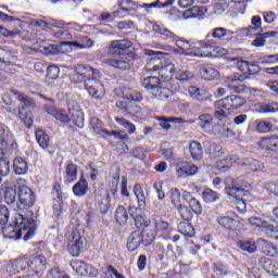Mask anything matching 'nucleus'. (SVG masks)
<instances>
[{
  "label": "nucleus",
  "mask_w": 278,
  "mask_h": 278,
  "mask_svg": "<svg viewBox=\"0 0 278 278\" xmlns=\"http://www.w3.org/2000/svg\"><path fill=\"white\" fill-rule=\"evenodd\" d=\"M2 233L4 238L20 240H31L34 233H36V222L31 217H25L23 214L16 213L13 223L9 226L2 228Z\"/></svg>",
  "instance_id": "1"
},
{
  "label": "nucleus",
  "mask_w": 278,
  "mask_h": 278,
  "mask_svg": "<svg viewBox=\"0 0 278 278\" xmlns=\"http://www.w3.org/2000/svg\"><path fill=\"white\" fill-rule=\"evenodd\" d=\"M152 29L155 31V34L164 36L165 40H172V42H175L177 48L174 50V52L178 53V55H201V53L194 50V43L184 38L177 39V35H175V33L170 31L168 28L160 26L159 24H153Z\"/></svg>",
  "instance_id": "2"
},
{
  "label": "nucleus",
  "mask_w": 278,
  "mask_h": 278,
  "mask_svg": "<svg viewBox=\"0 0 278 278\" xmlns=\"http://www.w3.org/2000/svg\"><path fill=\"white\" fill-rule=\"evenodd\" d=\"M177 68H179V63H166L163 65L162 59L157 56L150 58L146 65V71L150 73H155V71H157L159 76L161 79H163V81H165V84L166 81H170V79H173Z\"/></svg>",
  "instance_id": "3"
},
{
  "label": "nucleus",
  "mask_w": 278,
  "mask_h": 278,
  "mask_svg": "<svg viewBox=\"0 0 278 278\" xmlns=\"http://www.w3.org/2000/svg\"><path fill=\"white\" fill-rule=\"evenodd\" d=\"M248 223L251 227H254L257 233H265V236L274 238V240H278V227L275 219H270L267 216L250 217Z\"/></svg>",
  "instance_id": "4"
},
{
  "label": "nucleus",
  "mask_w": 278,
  "mask_h": 278,
  "mask_svg": "<svg viewBox=\"0 0 278 278\" xmlns=\"http://www.w3.org/2000/svg\"><path fill=\"white\" fill-rule=\"evenodd\" d=\"M66 242L68 252L73 257H78L80 253H84L88 244V240L77 228L66 233Z\"/></svg>",
  "instance_id": "5"
},
{
  "label": "nucleus",
  "mask_w": 278,
  "mask_h": 278,
  "mask_svg": "<svg viewBox=\"0 0 278 278\" xmlns=\"http://www.w3.org/2000/svg\"><path fill=\"white\" fill-rule=\"evenodd\" d=\"M225 192L228 194V197H231L235 199V205L240 214H244L247 212V202L242 199L244 194H247V191L241 189L233 178L228 177L225 179Z\"/></svg>",
  "instance_id": "6"
},
{
  "label": "nucleus",
  "mask_w": 278,
  "mask_h": 278,
  "mask_svg": "<svg viewBox=\"0 0 278 278\" xmlns=\"http://www.w3.org/2000/svg\"><path fill=\"white\" fill-rule=\"evenodd\" d=\"M11 94L22 103V108L17 110V118H20L28 129H31L34 126V115L27 110V108L31 105V99L16 90H12Z\"/></svg>",
  "instance_id": "7"
},
{
  "label": "nucleus",
  "mask_w": 278,
  "mask_h": 278,
  "mask_svg": "<svg viewBox=\"0 0 278 278\" xmlns=\"http://www.w3.org/2000/svg\"><path fill=\"white\" fill-rule=\"evenodd\" d=\"M10 130L5 125H0V175L8 177L10 175V161L5 159V149H8V139Z\"/></svg>",
  "instance_id": "8"
},
{
  "label": "nucleus",
  "mask_w": 278,
  "mask_h": 278,
  "mask_svg": "<svg viewBox=\"0 0 278 278\" xmlns=\"http://www.w3.org/2000/svg\"><path fill=\"white\" fill-rule=\"evenodd\" d=\"M18 201L16 202V208L18 212H25L29 210L36 202V195L34 191L27 187V185H20L17 188Z\"/></svg>",
  "instance_id": "9"
},
{
  "label": "nucleus",
  "mask_w": 278,
  "mask_h": 278,
  "mask_svg": "<svg viewBox=\"0 0 278 278\" xmlns=\"http://www.w3.org/2000/svg\"><path fill=\"white\" fill-rule=\"evenodd\" d=\"M85 88L92 99H97V101H101L103 97H105V87L103 83H101L97 77L88 78L85 80Z\"/></svg>",
  "instance_id": "10"
},
{
  "label": "nucleus",
  "mask_w": 278,
  "mask_h": 278,
  "mask_svg": "<svg viewBox=\"0 0 278 278\" xmlns=\"http://www.w3.org/2000/svg\"><path fill=\"white\" fill-rule=\"evenodd\" d=\"M247 101L240 96H229L215 102V108H224L229 112L240 110Z\"/></svg>",
  "instance_id": "11"
},
{
  "label": "nucleus",
  "mask_w": 278,
  "mask_h": 278,
  "mask_svg": "<svg viewBox=\"0 0 278 278\" xmlns=\"http://www.w3.org/2000/svg\"><path fill=\"white\" fill-rule=\"evenodd\" d=\"M86 75H88V77H101V72L88 65H77L76 73L73 75L74 84H81V81H87Z\"/></svg>",
  "instance_id": "12"
},
{
  "label": "nucleus",
  "mask_w": 278,
  "mask_h": 278,
  "mask_svg": "<svg viewBox=\"0 0 278 278\" xmlns=\"http://www.w3.org/2000/svg\"><path fill=\"white\" fill-rule=\"evenodd\" d=\"M199 173V166L192 163H180L176 166V177L178 179H187V177H194Z\"/></svg>",
  "instance_id": "13"
},
{
  "label": "nucleus",
  "mask_w": 278,
  "mask_h": 278,
  "mask_svg": "<svg viewBox=\"0 0 278 278\" xmlns=\"http://www.w3.org/2000/svg\"><path fill=\"white\" fill-rule=\"evenodd\" d=\"M128 212L135 220V225L137 229H144V227H149V219L144 216L142 208H136V206H129Z\"/></svg>",
  "instance_id": "14"
},
{
  "label": "nucleus",
  "mask_w": 278,
  "mask_h": 278,
  "mask_svg": "<svg viewBox=\"0 0 278 278\" xmlns=\"http://www.w3.org/2000/svg\"><path fill=\"white\" fill-rule=\"evenodd\" d=\"M61 46L70 49H92L94 41L88 37H78L76 41H63Z\"/></svg>",
  "instance_id": "15"
},
{
  "label": "nucleus",
  "mask_w": 278,
  "mask_h": 278,
  "mask_svg": "<svg viewBox=\"0 0 278 278\" xmlns=\"http://www.w3.org/2000/svg\"><path fill=\"white\" fill-rule=\"evenodd\" d=\"M198 127L205 131V134H211L214 129V116L210 113H202L197 118Z\"/></svg>",
  "instance_id": "16"
},
{
  "label": "nucleus",
  "mask_w": 278,
  "mask_h": 278,
  "mask_svg": "<svg viewBox=\"0 0 278 278\" xmlns=\"http://www.w3.org/2000/svg\"><path fill=\"white\" fill-rule=\"evenodd\" d=\"M16 184H18V180L13 179L2 185V188L4 189V201L8 205H12L16 201V190L14 189Z\"/></svg>",
  "instance_id": "17"
},
{
  "label": "nucleus",
  "mask_w": 278,
  "mask_h": 278,
  "mask_svg": "<svg viewBox=\"0 0 278 278\" xmlns=\"http://www.w3.org/2000/svg\"><path fill=\"white\" fill-rule=\"evenodd\" d=\"M27 267L35 273L36 278H40V275L45 273V268L47 266V258L45 256H37L30 263L27 261Z\"/></svg>",
  "instance_id": "18"
},
{
  "label": "nucleus",
  "mask_w": 278,
  "mask_h": 278,
  "mask_svg": "<svg viewBox=\"0 0 278 278\" xmlns=\"http://www.w3.org/2000/svg\"><path fill=\"white\" fill-rule=\"evenodd\" d=\"M106 64H109V66H113V68H119V71H127V68H131L134 58L119 56L118 59H110L106 61Z\"/></svg>",
  "instance_id": "19"
},
{
  "label": "nucleus",
  "mask_w": 278,
  "mask_h": 278,
  "mask_svg": "<svg viewBox=\"0 0 278 278\" xmlns=\"http://www.w3.org/2000/svg\"><path fill=\"white\" fill-rule=\"evenodd\" d=\"M117 108L124 116H136L137 118L140 117V108L137 106L136 103L132 102H118Z\"/></svg>",
  "instance_id": "20"
},
{
  "label": "nucleus",
  "mask_w": 278,
  "mask_h": 278,
  "mask_svg": "<svg viewBox=\"0 0 278 278\" xmlns=\"http://www.w3.org/2000/svg\"><path fill=\"white\" fill-rule=\"evenodd\" d=\"M154 99H159V101H166L169 97H173V91L168 88V84L166 81H161L154 92L152 93Z\"/></svg>",
  "instance_id": "21"
},
{
  "label": "nucleus",
  "mask_w": 278,
  "mask_h": 278,
  "mask_svg": "<svg viewBox=\"0 0 278 278\" xmlns=\"http://www.w3.org/2000/svg\"><path fill=\"white\" fill-rule=\"evenodd\" d=\"M233 30L227 29L225 27H217L212 29L206 35V38H215L216 40H222V38H228V40H231V38H233Z\"/></svg>",
  "instance_id": "22"
},
{
  "label": "nucleus",
  "mask_w": 278,
  "mask_h": 278,
  "mask_svg": "<svg viewBox=\"0 0 278 278\" xmlns=\"http://www.w3.org/2000/svg\"><path fill=\"white\" fill-rule=\"evenodd\" d=\"M182 199L184 201H186V203H188V205L190 206L189 208H191V212H194V214L198 215L203 214V207L201 206V202H199V200L192 197L190 192H184Z\"/></svg>",
  "instance_id": "23"
},
{
  "label": "nucleus",
  "mask_w": 278,
  "mask_h": 278,
  "mask_svg": "<svg viewBox=\"0 0 278 278\" xmlns=\"http://www.w3.org/2000/svg\"><path fill=\"white\" fill-rule=\"evenodd\" d=\"M260 264L264 268V270H266V273H268L273 277H278V262L277 261H273L270 258L263 257L260 260Z\"/></svg>",
  "instance_id": "24"
},
{
  "label": "nucleus",
  "mask_w": 278,
  "mask_h": 278,
  "mask_svg": "<svg viewBox=\"0 0 278 278\" xmlns=\"http://www.w3.org/2000/svg\"><path fill=\"white\" fill-rule=\"evenodd\" d=\"M46 112L48 114H51V116H54V118L60 123H71V115H68V113H66V111L62 109H55L54 106H50L46 109Z\"/></svg>",
  "instance_id": "25"
},
{
  "label": "nucleus",
  "mask_w": 278,
  "mask_h": 278,
  "mask_svg": "<svg viewBox=\"0 0 278 278\" xmlns=\"http://www.w3.org/2000/svg\"><path fill=\"white\" fill-rule=\"evenodd\" d=\"M188 92L191 99H195V101H210L212 99V96L205 89L189 87Z\"/></svg>",
  "instance_id": "26"
},
{
  "label": "nucleus",
  "mask_w": 278,
  "mask_h": 278,
  "mask_svg": "<svg viewBox=\"0 0 278 278\" xmlns=\"http://www.w3.org/2000/svg\"><path fill=\"white\" fill-rule=\"evenodd\" d=\"M60 185H54L53 191L56 192L58 198L53 202V214L56 218H60L61 214H64V201L60 198Z\"/></svg>",
  "instance_id": "27"
},
{
  "label": "nucleus",
  "mask_w": 278,
  "mask_h": 278,
  "mask_svg": "<svg viewBox=\"0 0 278 278\" xmlns=\"http://www.w3.org/2000/svg\"><path fill=\"white\" fill-rule=\"evenodd\" d=\"M131 47V42L127 40H117L111 43L109 49V53L111 55H121V51H125V49H129Z\"/></svg>",
  "instance_id": "28"
},
{
  "label": "nucleus",
  "mask_w": 278,
  "mask_h": 278,
  "mask_svg": "<svg viewBox=\"0 0 278 278\" xmlns=\"http://www.w3.org/2000/svg\"><path fill=\"white\" fill-rule=\"evenodd\" d=\"M236 162H238V156L230 154V155L226 156L225 159L217 162V168L222 173H227V170H229V168H231V166H233V164H236Z\"/></svg>",
  "instance_id": "29"
},
{
  "label": "nucleus",
  "mask_w": 278,
  "mask_h": 278,
  "mask_svg": "<svg viewBox=\"0 0 278 278\" xmlns=\"http://www.w3.org/2000/svg\"><path fill=\"white\" fill-rule=\"evenodd\" d=\"M189 151L194 162H201V160H203V147L199 141H191L189 144Z\"/></svg>",
  "instance_id": "30"
},
{
  "label": "nucleus",
  "mask_w": 278,
  "mask_h": 278,
  "mask_svg": "<svg viewBox=\"0 0 278 278\" xmlns=\"http://www.w3.org/2000/svg\"><path fill=\"white\" fill-rule=\"evenodd\" d=\"M218 225L222 227H225V229H236L240 230L239 225L240 222H238L236 218L230 217V216H220L217 218Z\"/></svg>",
  "instance_id": "31"
},
{
  "label": "nucleus",
  "mask_w": 278,
  "mask_h": 278,
  "mask_svg": "<svg viewBox=\"0 0 278 278\" xmlns=\"http://www.w3.org/2000/svg\"><path fill=\"white\" fill-rule=\"evenodd\" d=\"M255 112H258V114H275V112H278V102L276 103H257L254 105Z\"/></svg>",
  "instance_id": "32"
},
{
  "label": "nucleus",
  "mask_w": 278,
  "mask_h": 278,
  "mask_svg": "<svg viewBox=\"0 0 278 278\" xmlns=\"http://www.w3.org/2000/svg\"><path fill=\"white\" fill-rule=\"evenodd\" d=\"M88 181L85 178H80L73 187V193L75 197H86L88 194Z\"/></svg>",
  "instance_id": "33"
},
{
  "label": "nucleus",
  "mask_w": 278,
  "mask_h": 278,
  "mask_svg": "<svg viewBox=\"0 0 278 278\" xmlns=\"http://www.w3.org/2000/svg\"><path fill=\"white\" fill-rule=\"evenodd\" d=\"M27 260L17 258L13 263L8 265L7 270L10 275H16V273L25 270V266H27Z\"/></svg>",
  "instance_id": "34"
},
{
  "label": "nucleus",
  "mask_w": 278,
  "mask_h": 278,
  "mask_svg": "<svg viewBox=\"0 0 278 278\" xmlns=\"http://www.w3.org/2000/svg\"><path fill=\"white\" fill-rule=\"evenodd\" d=\"M261 149H267L268 151H278V137H267L261 139L258 142Z\"/></svg>",
  "instance_id": "35"
},
{
  "label": "nucleus",
  "mask_w": 278,
  "mask_h": 278,
  "mask_svg": "<svg viewBox=\"0 0 278 278\" xmlns=\"http://www.w3.org/2000/svg\"><path fill=\"white\" fill-rule=\"evenodd\" d=\"M91 129H93L94 134H98V136H102V138H108V136H111L110 131L103 128V123L101 119L93 117L90 122Z\"/></svg>",
  "instance_id": "36"
},
{
  "label": "nucleus",
  "mask_w": 278,
  "mask_h": 278,
  "mask_svg": "<svg viewBox=\"0 0 278 278\" xmlns=\"http://www.w3.org/2000/svg\"><path fill=\"white\" fill-rule=\"evenodd\" d=\"M27 162L25 159L17 156L13 161V170L15 175H25L27 173Z\"/></svg>",
  "instance_id": "37"
},
{
  "label": "nucleus",
  "mask_w": 278,
  "mask_h": 278,
  "mask_svg": "<svg viewBox=\"0 0 278 278\" xmlns=\"http://www.w3.org/2000/svg\"><path fill=\"white\" fill-rule=\"evenodd\" d=\"M78 169L74 163L67 164L65 167V181L66 184H73V181H77Z\"/></svg>",
  "instance_id": "38"
},
{
  "label": "nucleus",
  "mask_w": 278,
  "mask_h": 278,
  "mask_svg": "<svg viewBox=\"0 0 278 278\" xmlns=\"http://www.w3.org/2000/svg\"><path fill=\"white\" fill-rule=\"evenodd\" d=\"M68 111L72 121H75L76 123H84V112H81L79 104H70Z\"/></svg>",
  "instance_id": "39"
},
{
  "label": "nucleus",
  "mask_w": 278,
  "mask_h": 278,
  "mask_svg": "<svg viewBox=\"0 0 278 278\" xmlns=\"http://www.w3.org/2000/svg\"><path fill=\"white\" fill-rule=\"evenodd\" d=\"M121 97L122 99H127L128 101H135V103H140L142 101V94L139 92H134L130 89L123 88L121 89Z\"/></svg>",
  "instance_id": "40"
},
{
  "label": "nucleus",
  "mask_w": 278,
  "mask_h": 278,
  "mask_svg": "<svg viewBox=\"0 0 278 278\" xmlns=\"http://www.w3.org/2000/svg\"><path fill=\"white\" fill-rule=\"evenodd\" d=\"M161 84L162 81H160V78L153 76L147 77L142 81L143 88H146V90H151L152 94Z\"/></svg>",
  "instance_id": "41"
},
{
  "label": "nucleus",
  "mask_w": 278,
  "mask_h": 278,
  "mask_svg": "<svg viewBox=\"0 0 278 278\" xmlns=\"http://www.w3.org/2000/svg\"><path fill=\"white\" fill-rule=\"evenodd\" d=\"M36 140H37L39 147H41V149L49 148L50 138H49V135H47V132L45 130H42V129L36 130Z\"/></svg>",
  "instance_id": "42"
},
{
  "label": "nucleus",
  "mask_w": 278,
  "mask_h": 278,
  "mask_svg": "<svg viewBox=\"0 0 278 278\" xmlns=\"http://www.w3.org/2000/svg\"><path fill=\"white\" fill-rule=\"evenodd\" d=\"M204 203H216L220 199V194L212 189H204L202 192Z\"/></svg>",
  "instance_id": "43"
},
{
  "label": "nucleus",
  "mask_w": 278,
  "mask_h": 278,
  "mask_svg": "<svg viewBox=\"0 0 278 278\" xmlns=\"http://www.w3.org/2000/svg\"><path fill=\"white\" fill-rule=\"evenodd\" d=\"M134 194L137 199L139 207H144L147 205V198L144 197V190H142V186L136 185L134 188Z\"/></svg>",
  "instance_id": "44"
},
{
  "label": "nucleus",
  "mask_w": 278,
  "mask_h": 278,
  "mask_svg": "<svg viewBox=\"0 0 278 278\" xmlns=\"http://www.w3.org/2000/svg\"><path fill=\"white\" fill-rule=\"evenodd\" d=\"M155 228H156V233H159V236H162V238H168V236H170V225L166 222H157L155 224Z\"/></svg>",
  "instance_id": "45"
},
{
  "label": "nucleus",
  "mask_w": 278,
  "mask_h": 278,
  "mask_svg": "<svg viewBox=\"0 0 278 278\" xmlns=\"http://www.w3.org/2000/svg\"><path fill=\"white\" fill-rule=\"evenodd\" d=\"M141 242L142 237H140V235H138L137 232H134L128 239L127 248L129 251H136L140 248Z\"/></svg>",
  "instance_id": "46"
},
{
  "label": "nucleus",
  "mask_w": 278,
  "mask_h": 278,
  "mask_svg": "<svg viewBox=\"0 0 278 278\" xmlns=\"http://www.w3.org/2000/svg\"><path fill=\"white\" fill-rule=\"evenodd\" d=\"M207 155L211 157V160H218L222 155H225V151L220 146L211 144L207 149Z\"/></svg>",
  "instance_id": "47"
},
{
  "label": "nucleus",
  "mask_w": 278,
  "mask_h": 278,
  "mask_svg": "<svg viewBox=\"0 0 278 278\" xmlns=\"http://www.w3.org/2000/svg\"><path fill=\"white\" fill-rule=\"evenodd\" d=\"M88 264L84 263V261H79V260H73L71 262V267L73 268L74 273L76 275H80L81 277H84V275H86V266Z\"/></svg>",
  "instance_id": "48"
},
{
  "label": "nucleus",
  "mask_w": 278,
  "mask_h": 278,
  "mask_svg": "<svg viewBox=\"0 0 278 278\" xmlns=\"http://www.w3.org/2000/svg\"><path fill=\"white\" fill-rule=\"evenodd\" d=\"M178 231L179 233H181L182 236H186L187 238L194 237V227H192L188 223H180L178 225Z\"/></svg>",
  "instance_id": "49"
},
{
  "label": "nucleus",
  "mask_w": 278,
  "mask_h": 278,
  "mask_svg": "<svg viewBox=\"0 0 278 278\" xmlns=\"http://www.w3.org/2000/svg\"><path fill=\"white\" fill-rule=\"evenodd\" d=\"M31 25H35L36 27H42L43 29L49 27H58L59 29H62V27H64V22H54L52 24H48L43 20H37L33 21Z\"/></svg>",
  "instance_id": "50"
},
{
  "label": "nucleus",
  "mask_w": 278,
  "mask_h": 278,
  "mask_svg": "<svg viewBox=\"0 0 278 278\" xmlns=\"http://www.w3.org/2000/svg\"><path fill=\"white\" fill-rule=\"evenodd\" d=\"M129 215L127 214V208L125 206H118L116 210V220L119 225H126Z\"/></svg>",
  "instance_id": "51"
},
{
  "label": "nucleus",
  "mask_w": 278,
  "mask_h": 278,
  "mask_svg": "<svg viewBox=\"0 0 278 278\" xmlns=\"http://www.w3.org/2000/svg\"><path fill=\"white\" fill-rule=\"evenodd\" d=\"M116 123L128 130V134H136V125L124 117H116Z\"/></svg>",
  "instance_id": "52"
},
{
  "label": "nucleus",
  "mask_w": 278,
  "mask_h": 278,
  "mask_svg": "<svg viewBox=\"0 0 278 278\" xmlns=\"http://www.w3.org/2000/svg\"><path fill=\"white\" fill-rule=\"evenodd\" d=\"M170 203L176 207V210L181 205V192L177 188L170 190Z\"/></svg>",
  "instance_id": "53"
},
{
  "label": "nucleus",
  "mask_w": 278,
  "mask_h": 278,
  "mask_svg": "<svg viewBox=\"0 0 278 278\" xmlns=\"http://www.w3.org/2000/svg\"><path fill=\"white\" fill-rule=\"evenodd\" d=\"M238 247L247 253H255V251H257V244H255V241H239Z\"/></svg>",
  "instance_id": "54"
},
{
  "label": "nucleus",
  "mask_w": 278,
  "mask_h": 278,
  "mask_svg": "<svg viewBox=\"0 0 278 278\" xmlns=\"http://www.w3.org/2000/svg\"><path fill=\"white\" fill-rule=\"evenodd\" d=\"M46 77L47 81H55L60 77V67L58 65H50Z\"/></svg>",
  "instance_id": "55"
},
{
  "label": "nucleus",
  "mask_w": 278,
  "mask_h": 278,
  "mask_svg": "<svg viewBox=\"0 0 278 278\" xmlns=\"http://www.w3.org/2000/svg\"><path fill=\"white\" fill-rule=\"evenodd\" d=\"M256 244H257L258 249H261V251H263V253H266V255H269L270 251H273V249H275L273 243H270V241H267L265 239H258L256 241Z\"/></svg>",
  "instance_id": "56"
},
{
  "label": "nucleus",
  "mask_w": 278,
  "mask_h": 278,
  "mask_svg": "<svg viewBox=\"0 0 278 278\" xmlns=\"http://www.w3.org/2000/svg\"><path fill=\"white\" fill-rule=\"evenodd\" d=\"M264 29L256 28L255 26H249L243 29H241L242 36H245L248 38H253V36H260Z\"/></svg>",
  "instance_id": "57"
},
{
  "label": "nucleus",
  "mask_w": 278,
  "mask_h": 278,
  "mask_svg": "<svg viewBox=\"0 0 278 278\" xmlns=\"http://www.w3.org/2000/svg\"><path fill=\"white\" fill-rule=\"evenodd\" d=\"M176 210H178L182 220H192L193 214L191 207L180 204V206H178Z\"/></svg>",
  "instance_id": "58"
},
{
  "label": "nucleus",
  "mask_w": 278,
  "mask_h": 278,
  "mask_svg": "<svg viewBox=\"0 0 278 278\" xmlns=\"http://www.w3.org/2000/svg\"><path fill=\"white\" fill-rule=\"evenodd\" d=\"M230 62H232L233 66H237V68L239 71H241V73H245L249 71V62L244 61L242 59H238V58H233L230 59Z\"/></svg>",
  "instance_id": "59"
},
{
  "label": "nucleus",
  "mask_w": 278,
  "mask_h": 278,
  "mask_svg": "<svg viewBox=\"0 0 278 278\" xmlns=\"http://www.w3.org/2000/svg\"><path fill=\"white\" fill-rule=\"evenodd\" d=\"M256 131L258 134H268L273 131V123L266 121L258 122L256 125Z\"/></svg>",
  "instance_id": "60"
},
{
  "label": "nucleus",
  "mask_w": 278,
  "mask_h": 278,
  "mask_svg": "<svg viewBox=\"0 0 278 278\" xmlns=\"http://www.w3.org/2000/svg\"><path fill=\"white\" fill-rule=\"evenodd\" d=\"M117 5L118 8H124L128 13L134 12L137 8L136 2L132 0H118Z\"/></svg>",
  "instance_id": "61"
},
{
  "label": "nucleus",
  "mask_w": 278,
  "mask_h": 278,
  "mask_svg": "<svg viewBox=\"0 0 278 278\" xmlns=\"http://www.w3.org/2000/svg\"><path fill=\"white\" fill-rule=\"evenodd\" d=\"M104 275L105 278H126L125 275L118 273V270L112 265L106 267Z\"/></svg>",
  "instance_id": "62"
},
{
  "label": "nucleus",
  "mask_w": 278,
  "mask_h": 278,
  "mask_svg": "<svg viewBox=\"0 0 278 278\" xmlns=\"http://www.w3.org/2000/svg\"><path fill=\"white\" fill-rule=\"evenodd\" d=\"M203 77H204V79H207L208 81H211L212 79H218V71H216L213 67H206L203 71Z\"/></svg>",
  "instance_id": "63"
},
{
  "label": "nucleus",
  "mask_w": 278,
  "mask_h": 278,
  "mask_svg": "<svg viewBox=\"0 0 278 278\" xmlns=\"http://www.w3.org/2000/svg\"><path fill=\"white\" fill-rule=\"evenodd\" d=\"M258 62L261 64H278V53L277 54H270V55L261 56L258 59Z\"/></svg>",
  "instance_id": "64"
}]
</instances>
